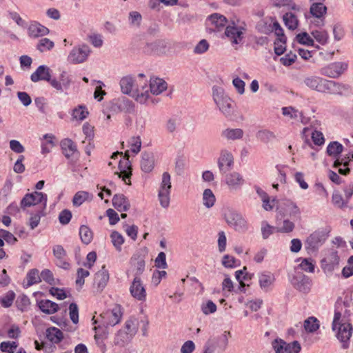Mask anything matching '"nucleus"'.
<instances>
[{"instance_id":"1","label":"nucleus","mask_w":353,"mask_h":353,"mask_svg":"<svg viewBox=\"0 0 353 353\" xmlns=\"http://www.w3.org/2000/svg\"><path fill=\"white\" fill-rule=\"evenodd\" d=\"M121 90L141 103L145 104L150 98L147 80H138L132 76L123 77L120 80Z\"/></svg>"},{"instance_id":"2","label":"nucleus","mask_w":353,"mask_h":353,"mask_svg":"<svg viewBox=\"0 0 353 353\" xmlns=\"http://www.w3.org/2000/svg\"><path fill=\"white\" fill-rule=\"evenodd\" d=\"M304 83L312 90L331 94H343L350 90V85L319 77L310 76L305 78Z\"/></svg>"},{"instance_id":"3","label":"nucleus","mask_w":353,"mask_h":353,"mask_svg":"<svg viewBox=\"0 0 353 353\" xmlns=\"http://www.w3.org/2000/svg\"><path fill=\"white\" fill-rule=\"evenodd\" d=\"M212 97L216 107L225 117H229L233 115V101L225 92L223 88L216 85L213 86Z\"/></svg>"},{"instance_id":"4","label":"nucleus","mask_w":353,"mask_h":353,"mask_svg":"<svg viewBox=\"0 0 353 353\" xmlns=\"http://www.w3.org/2000/svg\"><path fill=\"white\" fill-rule=\"evenodd\" d=\"M118 156H120L121 159L118 163V171H116L114 174L121 179L125 184L130 185L132 172L129 156L126 153L123 155V152H115L112 154V159L115 160Z\"/></svg>"},{"instance_id":"5","label":"nucleus","mask_w":353,"mask_h":353,"mask_svg":"<svg viewBox=\"0 0 353 353\" xmlns=\"http://www.w3.org/2000/svg\"><path fill=\"white\" fill-rule=\"evenodd\" d=\"M172 188L170 174L165 172L162 174V179L158 191V199L163 208H168L170 201V190Z\"/></svg>"},{"instance_id":"6","label":"nucleus","mask_w":353,"mask_h":353,"mask_svg":"<svg viewBox=\"0 0 353 353\" xmlns=\"http://www.w3.org/2000/svg\"><path fill=\"white\" fill-rule=\"evenodd\" d=\"M39 203L43 204V209H46L47 205V194L34 191L32 193L26 194L21 199L20 207L23 210L27 208L36 205Z\"/></svg>"},{"instance_id":"7","label":"nucleus","mask_w":353,"mask_h":353,"mask_svg":"<svg viewBox=\"0 0 353 353\" xmlns=\"http://www.w3.org/2000/svg\"><path fill=\"white\" fill-rule=\"evenodd\" d=\"M134 111V103L125 97H119L112 101V114L119 113L132 114Z\"/></svg>"},{"instance_id":"8","label":"nucleus","mask_w":353,"mask_h":353,"mask_svg":"<svg viewBox=\"0 0 353 353\" xmlns=\"http://www.w3.org/2000/svg\"><path fill=\"white\" fill-rule=\"evenodd\" d=\"M225 219L227 223L237 231H245L248 228L247 221L241 214L234 211L228 210L225 213Z\"/></svg>"},{"instance_id":"9","label":"nucleus","mask_w":353,"mask_h":353,"mask_svg":"<svg viewBox=\"0 0 353 353\" xmlns=\"http://www.w3.org/2000/svg\"><path fill=\"white\" fill-rule=\"evenodd\" d=\"M230 336V332L225 331L220 338L210 339L206 343L204 353H213L216 347H219L221 351L225 350L228 345V339Z\"/></svg>"},{"instance_id":"10","label":"nucleus","mask_w":353,"mask_h":353,"mask_svg":"<svg viewBox=\"0 0 353 353\" xmlns=\"http://www.w3.org/2000/svg\"><path fill=\"white\" fill-rule=\"evenodd\" d=\"M327 234L323 230H316L306 239L305 245L307 250L316 251L326 241Z\"/></svg>"},{"instance_id":"11","label":"nucleus","mask_w":353,"mask_h":353,"mask_svg":"<svg viewBox=\"0 0 353 353\" xmlns=\"http://www.w3.org/2000/svg\"><path fill=\"white\" fill-rule=\"evenodd\" d=\"M347 68V64L344 62L332 63L321 69L322 75L330 78L339 77Z\"/></svg>"},{"instance_id":"12","label":"nucleus","mask_w":353,"mask_h":353,"mask_svg":"<svg viewBox=\"0 0 353 353\" xmlns=\"http://www.w3.org/2000/svg\"><path fill=\"white\" fill-rule=\"evenodd\" d=\"M336 336L338 340L342 343L343 348L348 347L349 341L352 334V327L350 323L340 324L337 326Z\"/></svg>"},{"instance_id":"13","label":"nucleus","mask_w":353,"mask_h":353,"mask_svg":"<svg viewBox=\"0 0 353 353\" xmlns=\"http://www.w3.org/2000/svg\"><path fill=\"white\" fill-rule=\"evenodd\" d=\"M321 268L325 272L330 273L336 268L338 267L339 263V256L337 251L331 250L327 255L321 260Z\"/></svg>"},{"instance_id":"14","label":"nucleus","mask_w":353,"mask_h":353,"mask_svg":"<svg viewBox=\"0 0 353 353\" xmlns=\"http://www.w3.org/2000/svg\"><path fill=\"white\" fill-rule=\"evenodd\" d=\"M218 167L223 174L230 170L234 165L232 154L228 150H222L218 159Z\"/></svg>"},{"instance_id":"15","label":"nucleus","mask_w":353,"mask_h":353,"mask_svg":"<svg viewBox=\"0 0 353 353\" xmlns=\"http://www.w3.org/2000/svg\"><path fill=\"white\" fill-rule=\"evenodd\" d=\"M90 52L88 46L83 45L79 48H74L68 55V61L74 64L82 63L87 59Z\"/></svg>"},{"instance_id":"16","label":"nucleus","mask_w":353,"mask_h":353,"mask_svg":"<svg viewBox=\"0 0 353 353\" xmlns=\"http://www.w3.org/2000/svg\"><path fill=\"white\" fill-rule=\"evenodd\" d=\"M245 29L241 26H228L225 31V36L232 44H239L242 41Z\"/></svg>"},{"instance_id":"17","label":"nucleus","mask_w":353,"mask_h":353,"mask_svg":"<svg viewBox=\"0 0 353 353\" xmlns=\"http://www.w3.org/2000/svg\"><path fill=\"white\" fill-rule=\"evenodd\" d=\"M243 176L236 172L228 174L225 177V183L230 190H237L244 184Z\"/></svg>"},{"instance_id":"18","label":"nucleus","mask_w":353,"mask_h":353,"mask_svg":"<svg viewBox=\"0 0 353 353\" xmlns=\"http://www.w3.org/2000/svg\"><path fill=\"white\" fill-rule=\"evenodd\" d=\"M48 33L49 29L37 21H32L28 28V34L30 37H43Z\"/></svg>"},{"instance_id":"19","label":"nucleus","mask_w":353,"mask_h":353,"mask_svg":"<svg viewBox=\"0 0 353 353\" xmlns=\"http://www.w3.org/2000/svg\"><path fill=\"white\" fill-rule=\"evenodd\" d=\"M168 88L167 83L162 79L153 77L150 80V94L159 95L165 91Z\"/></svg>"},{"instance_id":"20","label":"nucleus","mask_w":353,"mask_h":353,"mask_svg":"<svg viewBox=\"0 0 353 353\" xmlns=\"http://www.w3.org/2000/svg\"><path fill=\"white\" fill-rule=\"evenodd\" d=\"M51 70L49 67L42 65L37 68L36 71L30 76V79L33 82L39 81H50L51 77Z\"/></svg>"},{"instance_id":"21","label":"nucleus","mask_w":353,"mask_h":353,"mask_svg":"<svg viewBox=\"0 0 353 353\" xmlns=\"http://www.w3.org/2000/svg\"><path fill=\"white\" fill-rule=\"evenodd\" d=\"M221 137L228 141L240 140L244 135V132L241 128H228L221 132Z\"/></svg>"},{"instance_id":"22","label":"nucleus","mask_w":353,"mask_h":353,"mask_svg":"<svg viewBox=\"0 0 353 353\" xmlns=\"http://www.w3.org/2000/svg\"><path fill=\"white\" fill-rule=\"evenodd\" d=\"M112 204L119 212H125L130 208L128 199L122 194H115L112 199Z\"/></svg>"},{"instance_id":"23","label":"nucleus","mask_w":353,"mask_h":353,"mask_svg":"<svg viewBox=\"0 0 353 353\" xmlns=\"http://www.w3.org/2000/svg\"><path fill=\"white\" fill-rule=\"evenodd\" d=\"M279 209L280 212H283L285 214L290 216H296L300 214V210L298 206L291 201H283Z\"/></svg>"},{"instance_id":"24","label":"nucleus","mask_w":353,"mask_h":353,"mask_svg":"<svg viewBox=\"0 0 353 353\" xmlns=\"http://www.w3.org/2000/svg\"><path fill=\"white\" fill-rule=\"evenodd\" d=\"M282 113L284 116L288 117L291 119L301 121L302 123H307L303 113L292 106L284 107L282 108Z\"/></svg>"},{"instance_id":"25","label":"nucleus","mask_w":353,"mask_h":353,"mask_svg":"<svg viewBox=\"0 0 353 353\" xmlns=\"http://www.w3.org/2000/svg\"><path fill=\"white\" fill-rule=\"evenodd\" d=\"M61 147L64 156L69 159L77 154V150L74 142L69 139H65L61 142Z\"/></svg>"},{"instance_id":"26","label":"nucleus","mask_w":353,"mask_h":353,"mask_svg":"<svg viewBox=\"0 0 353 353\" xmlns=\"http://www.w3.org/2000/svg\"><path fill=\"white\" fill-rule=\"evenodd\" d=\"M154 165V155L152 153H143L141 161V168L145 172H150Z\"/></svg>"},{"instance_id":"27","label":"nucleus","mask_w":353,"mask_h":353,"mask_svg":"<svg viewBox=\"0 0 353 353\" xmlns=\"http://www.w3.org/2000/svg\"><path fill=\"white\" fill-rule=\"evenodd\" d=\"M109 272L108 270H105V266L102 267V269L97 272L94 276V285L97 287H105L109 281Z\"/></svg>"},{"instance_id":"28","label":"nucleus","mask_w":353,"mask_h":353,"mask_svg":"<svg viewBox=\"0 0 353 353\" xmlns=\"http://www.w3.org/2000/svg\"><path fill=\"white\" fill-rule=\"evenodd\" d=\"M133 336L123 329L118 331L114 336V344L120 347H123L130 342Z\"/></svg>"},{"instance_id":"29","label":"nucleus","mask_w":353,"mask_h":353,"mask_svg":"<svg viewBox=\"0 0 353 353\" xmlns=\"http://www.w3.org/2000/svg\"><path fill=\"white\" fill-rule=\"evenodd\" d=\"M40 310L48 314H54L59 309L58 305L50 300H41L38 303Z\"/></svg>"},{"instance_id":"30","label":"nucleus","mask_w":353,"mask_h":353,"mask_svg":"<svg viewBox=\"0 0 353 353\" xmlns=\"http://www.w3.org/2000/svg\"><path fill=\"white\" fill-rule=\"evenodd\" d=\"M139 329V321L134 316H130L124 324V330L127 332L128 334H130L132 336H134Z\"/></svg>"},{"instance_id":"31","label":"nucleus","mask_w":353,"mask_h":353,"mask_svg":"<svg viewBox=\"0 0 353 353\" xmlns=\"http://www.w3.org/2000/svg\"><path fill=\"white\" fill-rule=\"evenodd\" d=\"M79 236L81 242L85 245H88L93 239V232L91 229L85 225H82L79 228Z\"/></svg>"},{"instance_id":"32","label":"nucleus","mask_w":353,"mask_h":353,"mask_svg":"<svg viewBox=\"0 0 353 353\" xmlns=\"http://www.w3.org/2000/svg\"><path fill=\"white\" fill-rule=\"evenodd\" d=\"M132 265L135 272V275H141L145 268V261L143 258L141 256L133 257L131 260Z\"/></svg>"},{"instance_id":"33","label":"nucleus","mask_w":353,"mask_h":353,"mask_svg":"<svg viewBox=\"0 0 353 353\" xmlns=\"http://www.w3.org/2000/svg\"><path fill=\"white\" fill-rule=\"evenodd\" d=\"M47 338L54 343H59L63 339L62 332L57 327H50L46 331Z\"/></svg>"},{"instance_id":"34","label":"nucleus","mask_w":353,"mask_h":353,"mask_svg":"<svg viewBox=\"0 0 353 353\" xmlns=\"http://www.w3.org/2000/svg\"><path fill=\"white\" fill-rule=\"evenodd\" d=\"M43 280L50 285L54 286L56 285H61L59 280L54 277L53 273L49 269H44L41 272V281Z\"/></svg>"},{"instance_id":"35","label":"nucleus","mask_w":353,"mask_h":353,"mask_svg":"<svg viewBox=\"0 0 353 353\" xmlns=\"http://www.w3.org/2000/svg\"><path fill=\"white\" fill-rule=\"evenodd\" d=\"M343 150V146L337 141L329 143L327 147V153L329 156L336 158Z\"/></svg>"},{"instance_id":"36","label":"nucleus","mask_w":353,"mask_h":353,"mask_svg":"<svg viewBox=\"0 0 353 353\" xmlns=\"http://www.w3.org/2000/svg\"><path fill=\"white\" fill-rule=\"evenodd\" d=\"M208 20L212 25L214 26V28L218 30L225 26L227 22V19L224 16L217 13H214L210 15Z\"/></svg>"},{"instance_id":"37","label":"nucleus","mask_w":353,"mask_h":353,"mask_svg":"<svg viewBox=\"0 0 353 353\" xmlns=\"http://www.w3.org/2000/svg\"><path fill=\"white\" fill-rule=\"evenodd\" d=\"M256 138L263 143H269L270 141L274 140L276 138L274 132L270 131L269 130H259L256 134Z\"/></svg>"},{"instance_id":"38","label":"nucleus","mask_w":353,"mask_h":353,"mask_svg":"<svg viewBox=\"0 0 353 353\" xmlns=\"http://www.w3.org/2000/svg\"><path fill=\"white\" fill-rule=\"evenodd\" d=\"M327 8L322 3H314L310 7V13L315 17L321 18L326 13Z\"/></svg>"},{"instance_id":"39","label":"nucleus","mask_w":353,"mask_h":353,"mask_svg":"<svg viewBox=\"0 0 353 353\" xmlns=\"http://www.w3.org/2000/svg\"><path fill=\"white\" fill-rule=\"evenodd\" d=\"M285 25L290 30H294L298 26V19L292 12H287L283 17Z\"/></svg>"},{"instance_id":"40","label":"nucleus","mask_w":353,"mask_h":353,"mask_svg":"<svg viewBox=\"0 0 353 353\" xmlns=\"http://www.w3.org/2000/svg\"><path fill=\"white\" fill-rule=\"evenodd\" d=\"M216 198L210 189H205L203 193V203L207 208H212L215 203Z\"/></svg>"},{"instance_id":"41","label":"nucleus","mask_w":353,"mask_h":353,"mask_svg":"<svg viewBox=\"0 0 353 353\" xmlns=\"http://www.w3.org/2000/svg\"><path fill=\"white\" fill-rule=\"evenodd\" d=\"M92 196L90 198V194L85 191H79L77 192L72 199V203L74 206H80L84 201L86 200H91Z\"/></svg>"},{"instance_id":"42","label":"nucleus","mask_w":353,"mask_h":353,"mask_svg":"<svg viewBox=\"0 0 353 353\" xmlns=\"http://www.w3.org/2000/svg\"><path fill=\"white\" fill-rule=\"evenodd\" d=\"M45 209L41 208L37 210L34 213H30V217L29 219V225L32 230L37 228L40 222L41 216L43 215V210Z\"/></svg>"},{"instance_id":"43","label":"nucleus","mask_w":353,"mask_h":353,"mask_svg":"<svg viewBox=\"0 0 353 353\" xmlns=\"http://www.w3.org/2000/svg\"><path fill=\"white\" fill-rule=\"evenodd\" d=\"M274 276L270 272L261 273L259 276V281L261 287H268L273 285Z\"/></svg>"},{"instance_id":"44","label":"nucleus","mask_w":353,"mask_h":353,"mask_svg":"<svg viewBox=\"0 0 353 353\" xmlns=\"http://www.w3.org/2000/svg\"><path fill=\"white\" fill-rule=\"evenodd\" d=\"M26 279L28 286L37 284L41 281V273L37 269H32L28 272Z\"/></svg>"},{"instance_id":"45","label":"nucleus","mask_w":353,"mask_h":353,"mask_svg":"<svg viewBox=\"0 0 353 353\" xmlns=\"http://www.w3.org/2000/svg\"><path fill=\"white\" fill-rule=\"evenodd\" d=\"M304 328L307 332L316 331L319 328V321L315 317H309L304 321Z\"/></svg>"},{"instance_id":"46","label":"nucleus","mask_w":353,"mask_h":353,"mask_svg":"<svg viewBox=\"0 0 353 353\" xmlns=\"http://www.w3.org/2000/svg\"><path fill=\"white\" fill-rule=\"evenodd\" d=\"M312 37L317 42H319L321 45H325L327 43L329 35L328 33L325 30H313L311 32Z\"/></svg>"},{"instance_id":"47","label":"nucleus","mask_w":353,"mask_h":353,"mask_svg":"<svg viewBox=\"0 0 353 353\" xmlns=\"http://www.w3.org/2000/svg\"><path fill=\"white\" fill-rule=\"evenodd\" d=\"M123 309L120 305H115L112 310V323L114 325L118 324L123 316Z\"/></svg>"},{"instance_id":"48","label":"nucleus","mask_w":353,"mask_h":353,"mask_svg":"<svg viewBox=\"0 0 353 353\" xmlns=\"http://www.w3.org/2000/svg\"><path fill=\"white\" fill-rule=\"evenodd\" d=\"M54 46V43L52 41L48 38H43L39 41L37 48L40 52H43L46 50H50Z\"/></svg>"},{"instance_id":"49","label":"nucleus","mask_w":353,"mask_h":353,"mask_svg":"<svg viewBox=\"0 0 353 353\" xmlns=\"http://www.w3.org/2000/svg\"><path fill=\"white\" fill-rule=\"evenodd\" d=\"M332 203L333 204L340 208H342L347 205V201L346 199H344L341 194V193L338 191H335L333 192L332 194Z\"/></svg>"},{"instance_id":"50","label":"nucleus","mask_w":353,"mask_h":353,"mask_svg":"<svg viewBox=\"0 0 353 353\" xmlns=\"http://www.w3.org/2000/svg\"><path fill=\"white\" fill-rule=\"evenodd\" d=\"M296 39L301 44L314 46V40L307 32L298 34Z\"/></svg>"},{"instance_id":"51","label":"nucleus","mask_w":353,"mask_h":353,"mask_svg":"<svg viewBox=\"0 0 353 353\" xmlns=\"http://www.w3.org/2000/svg\"><path fill=\"white\" fill-rule=\"evenodd\" d=\"M112 243H113V245L115 247L117 250H118L119 252H121V245L124 243V238L118 232H116V231L112 232Z\"/></svg>"},{"instance_id":"52","label":"nucleus","mask_w":353,"mask_h":353,"mask_svg":"<svg viewBox=\"0 0 353 353\" xmlns=\"http://www.w3.org/2000/svg\"><path fill=\"white\" fill-rule=\"evenodd\" d=\"M88 114L89 112L86 110L85 106L79 105L78 108H76L73 110L72 116L74 119L82 121L87 117Z\"/></svg>"},{"instance_id":"53","label":"nucleus","mask_w":353,"mask_h":353,"mask_svg":"<svg viewBox=\"0 0 353 353\" xmlns=\"http://www.w3.org/2000/svg\"><path fill=\"white\" fill-rule=\"evenodd\" d=\"M131 295L138 301H143L146 298L145 288H130Z\"/></svg>"},{"instance_id":"54","label":"nucleus","mask_w":353,"mask_h":353,"mask_svg":"<svg viewBox=\"0 0 353 353\" xmlns=\"http://www.w3.org/2000/svg\"><path fill=\"white\" fill-rule=\"evenodd\" d=\"M238 261L232 256L225 254L222 259V265L228 268H232L237 265Z\"/></svg>"},{"instance_id":"55","label":"nucleus","mask_w":353,"mask_h":353,"mask_svg":"<svg viewBox=\"0 0 353 353\" xmlns=\"http://www.w3.org/2000/svg\"><path fill=\"white\" fill-rule=\"evenodd\" d=\"M17 347V343L14 341H6L2 342L0 344V349L2 352L8 353H14V350Z\"/></svg>"},{"instance_id":"56","label":"nucleus","mask_w":353,"mask_h":353,"mask_svg":"<svg viewBox=\"0 0 353 353\" xmlns=\"http://www.w3.org/2000/svg\"><path fill=\"white\" fill-rule=\"evenodd\" d=\"M0 237L5 240L8 243L14 244L17 239V238L9 231L0 229Z\"/></svg>"},{"instance_id":"57","label":"nucleus","mask_w":353,"mask_h":353,"mask_svg":"<svg viewBox=\"0 0 353 353\" xmlns=\"http://www.w3.org/2000/svg\"><path fill=\"white\" fill-rule=\"evenodd\" d=\"M69 314L71 321L77 324L79 322V311L77 305L74 303H72L69 306Z\"/></svg>"},{"instance_id":"58","label":"nucleus","mask_w":353,"mask_h":353,"mask_svg":"<svg viewBox=\"0 0 353 353\" xmlns=\"http://www.w3.org/2000/svg\"><path fill=\"white\" fill-rule=\"evenodd\" d=\"M301 349V345L296 341H294L290 343H285V352L286 353H299Z\"/></svg>"},{"instance_id":"59","label":"nucleus","mask_w":353,"mask_h":353,"mask_svg":"<svg viewBox=\"0 0 353 353\" xmlns=\"http://www.w3.org/2000/svg\"><path fill=\"white\" fill-rule=\"evenodd\" d=\"M15 294L12 291H9L4 296L1 298V303L5 307H10L14 299Z\"/></svg>"},{"instance_id":"60","label":"nucleus","mask_w":353,"mask_h":353,"mask_svg":"<svg viewBox=\"0 0 353 353\" xmlns=\"http://www.w3.org/2000/svg\"><path fill=\"white\" fill-rule=\"evenodd\" d=\"M201 310L203 314L208 315L216 312V305L212 301H208L201 305Z\"/></svg>"},{"instance_id":"61","label":"nucleus","mask_w":353,"mask_h":353,"mask_svg":"<svg viewBox=\"0 0 353 353\" xmlns=\"http://www.w3.org/2000/svg\"><path fill=\"white\" fill-rule=\"evenodd\" d=\"M276 230L275 228L269 225L267 222L262 223L261 232L264 239H267L271 234H272Z\"/></svg>"},{"instance_id":"62","label":"nucleus","mask_w":353,"mask_h":353,"mask_svg":"<svg viewBox=\"0 0 353 353\" xmlns=\"http://www.w3.org/2000/svg\"><path fill=\"white\" fill-rule=\"evenodd\" d=\"M72 219V212L67 209L62 210L59 215V222L62 225L68 224Z\"/></svg>"},{"instance_id":"63","label":"nucleus","mask_w":353,"mask_h":353,"mask_svg":"<svg viewBox=\"0 0 353 353\" xmlns=\"http://www.w3.org/2000/svg\"><path fill=\"white\" fill-rule=\"evenodd\" d=\"M232 84L239 94H243L245 92V83L240 78L234 77L232 80Z\"/></svg>"},{"instance_id":"64","label":"nucleus","mask_w":353,"mask_h":353,"mask_svg":"<svg viewBox=\"0 0 353 353\" xmlns=\"http://www.w3.org/2000/svg\"><path fill=\"white\" fill-rule=\"evenodd\" d=\"M300 266L302 270L313 272L314 271V263L311 259H304L300 263Z\"/></svg>"}]
</instances>
